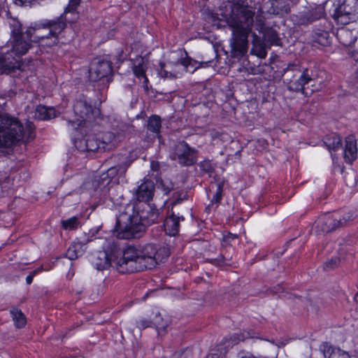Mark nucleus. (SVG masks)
Segmentation results:
<instances>
[{"label": "nucleus", "mask_w": 358, "mask_h": 358, "mask_svg": "<svg viewBox=\"0 0 358 358\" xmlns=\"http://www.w3.org/2000/svg\"><path fill=\"white\" fill-rule=\"evenodd\" d=\"M174 62L176 59L173 61L169 62L167 64L160 63V69L159 70V75L164 78H176L177 76V71L173 69V67L176 66L174 65Z\"/></svg>", "instance_id": "cd10ccee"}, {"label": "nucleus", "mask_w": 358, "mask_h": 358, "mask_svg": "<svg viewBox=\"0 0 358 358\" xmlns=\"http://www.w3.org/2000/svg\"><path fill=\"white\" fill-rule=\"evenodd\" d=\"M74 120L68 121V127L72 131L78 132L83 136L86 134L87 128L92 125L99 117V110L90 103L86 97L80 96L73 104Z\"/></svg>", "instance_id": "39448f33"}, {"label": "nucleus", "mask_w": 358, "mask_h": 358, "mask_svg": "<svg viewBox=\"0 0 358 358\" xmlns=\"http://www.w3.org/2000/svg\"><path fill=\"white\" fill-rule=\"evenodd\" d=\"M160 164L157 161H152L150 162V169L153 171H157L159 169Z\"/></svg>", "instance_id": "49530a36"}, {"label": "nucleus", "mask_w": 358, "mask_h": 358, "mask_svg": "<svg viewBox=\"0 0 358 358\" xmlns=\"http://www.w3.org/2000/svg\"><path fill=\"white\" fill-rule=\"evenodd\" d=\"M320 350L323 352L324 357L330 358H351L348 352L337 348H334L327 343H322Z\"/></svg>", "instance_id": "412c9836"}, {"label": "nucleus", "mask_w": 358, "mask_h": 358, "mask_svg": "<svg viewBox=\"0 0 358 358\" xmlns=\"http://www.w3.org/2000/svg\"><path fill=\"white\" fill-rule=\"evenodd\" d=\"M183 199H181V198H179L178 199H176L173 202V205H176L178 203H180V201H182Z\"/></svg>", "instance_id": "864d4df0"}, {"label": "nucleus", "mask_w": 358, "mask_h": 358, "mask_svg": "<svg viewBox=\"0 0 358 358\" xmlns=\"http://www.w3.org/2000/svg\"><path fill=\"white\" fill-rule=\"evenodd\" d=\"M340 227H342V220L338 217V213H326L318 217L313 224V230L316 235H324Z\"/></svg>", "instance_id": "1a4fd4ad"}, {"label": "nucleus", "mask_w": 358, "mask_h": 358, "mask_svg": "<svg viewBox=\"0 0 358 358\" xmlns=\"http://www.w3.org/2000/svg\"><path fill=\"white\" fill-rule=\"evenodd\" d=\"M79 220L77 217H72L61 222L62 227L65 230H74L79 226Z\"/></svg>", "instance_id": "72a5a7b5"}, {"label": "nucleus", "mask_w": 358, "mask_h": 358, "mask_svg": "<svg viewBox=\"0 0 358 358\" xmlns=\"http://www.w3.org/2000/svg\"><path fill=\"white\" fill-rule=\"evenodd\" d=\"M11 38L8 42L10 51L19 59L24 55L31 47L32 35L36 32V27H28L25 32L22 31L21 23L15 19L10 22Z\"/></svg>", "instance_id": "423d86ee"}, {"label": "nucleus", "mask_w": 358, "mask_h": 358, "mask_svg": "<svg viewBox=\"0 0 358 358\" xmlns=\"http://www.w3.org/2000/svg\"><path fill=\"white\" fill-rule=\"evenodd\" d=\"M340 259L338 257H334L330 259L329 261L327 262L324 266L325 269H333L338 266L339 264Z\"/></svg>", "instance_id": "a19ab883"}, {"label": "nucleus", "mask_w": 358, "mask_h": 358, "mask_svg": "<svg viewBox=\"0 0 358 358\" xmlns=\"http://www.w3.org/2000/svg\"><path fill=\"white\" fill-rule=\"evenodd\" d=\"M344 180L347 186L354 187L357 184V174L354 171L347 172L344 176Z\"/></svg>", "instance_id": "f704fd0d"}, {"label": "nucleus", "mask_w": 358, "mask_h": 358, "mask_svg": "<svg viewBox=\"0 0 358 358\" xmlns=\"http://www.w3.org/2000/svg\"><path fill=\"white\" fill-rule=\"evenodd\" d=\"M80 0H70L68 6L65 8V13H71L75 14L76 8L80 4Z\"/></svg>", "instance_id": "ea45409f"}, {"label": "nucleus", "mask_w": 358, "mask_h": 358, "mask_svg": "<svg viewBox=\"0 0 358 358\" xmlns=\"http://www.w3.org/2000/svg\"><path fill=\"white\" fill-rule=\"evenodd\" d=\"M123 139L122 135H115L113 132H106L102 136L101 144L102 145L103 151L109 150L113 147L116 146L119 142Z\"/></svg>", "instance_id": "b1692460"}, {"label": "nucleus", "mask_w": 358, "mask_h": 358, "mask_svg": "<svg viewBox=\"0 0 358 358\" xmlns=\"http://www.w3.org/2000/svg\"><path fill=\"white\" fill-rule=\"evenodd\" d=\"M31 113L33 117L41 120H46L57 116V113L54 108L46 107L42 105L37 106L34 111H31Z\"/></svg>", "instance_id": "aec40b11"}, {"label": "nucleus", "mask_w": 358, "mask_h": 358, "mask_svg": "<svg viewBox=\"0 0 358 358\" xmlns=\"http://www.w3.org/2000/svg\"><path fill=\"white\" fill-rule=\"evenodd\" d=\"M115 263L116 269L121 273L140 272L152 269L169 256V249L148 243L138 247L128 246Z\"/></svg>", "instance_id": "f03ea898"}, {"label": "nucleus", "mask_w": 358, "mask_h": 358, "mask_svg": "<svg viewBox=\"0 0 358 358\" xmlns=\"http://www.w3.org/2000/svg\"><path fill=\"white\" fill-rule=\"evenodd\" d=\"M15 325L17 328H22L26 324V318L20 310L13 308L10 311Z\"/></svg>", "instance_id": "2f4dec72"}, {"label": "nucleus", "mask_w": 358, "mask_h": 358, "mask_svg": "<svg viewBox=\"0 0 358 358\" xmlns=\"http://www.w3.org/2000/svg\"><path fill=\"white\" fill-rule=\"evenodd\" d=\"M355 216L356 215L351 211H349L343 215L338 214V217H340L342 220V226L345 224L348 221L354 219Z\"/></svg>", "instance_id": "79ce46f5"}, {"label": "nucleus", "mask_w": 358, "mask_h": 358, "mask_svg": "<svg viewBox=\"0 0 358 358\" xmlns=\"http://www.w3.org/2000/svg\"><path fill=\"white\" fill-rule=\"evenodd\" d=\"M31 124L24 129L21 122L8 114L0 113V147H10L16 143L33 138Z\"/></svg>", "instance_id": "20e7f679"}, {"label": "nucleus", "mask_w": 358, "mask_h": 358, "mask_svg": "<svg viewBox=\"0 0 358 358\" xmlns=\"http://www.w3.org/2000/svg\"><path fill=\"white\" fill-rule=\"evenodd\" d=\"M155 325H156V328H157V329L158 330V331H159H159H160L161 329L164 330V329H165V327H166V326H164V325H160L159 324H157V322H155Z\"/></svg>", "instance_id": "3c124183"}, {"label": "nucleus", "mask_w": 358, "mask_h": 358, "mask_svg": "<svg viewBox=\"0 0 358 358\" xmlns=\"http://www.w3.org/2000/svg\"><path fill=\"white\" fill-rule=\"evenodd\" d=\"M66 24L62 16L52 20H48L47 22L43 24L41 26L36 27V31H41L43 30L48 29V34L51 36V41L46 43L45 45L52 46L57 45L58 40V35L65 29Z\"/></svg>", "instance_id": "9d476101"}, {"label": "nucleus", "mask_w": 358, "mask_h": 358, "mask_svg": "<svg viewBox=\"0 0 358 358\" xmlns=\"http://www.w3.org/2000/svg\"><path fill=\"white\" fill-rule=\"evenodd\" d=\"M254 337H255V336H254L253 332L243 331V332L241 333L240 334L234 335L233 336V338H232V343L234 344H236L241 341H243L247 338H254Z\"/></svg>", "instance_id": "4c0bfd02"}, {"label": "nucleus", "mask_w": 358, "mask_h": 358, "mask_svg": "<svg viewBox=\"0 0 358 358\" xmlns=\"http://www.w3.org/2000/svg\"><path fill=\"white\" fill-rule=\"evenodd\" d=\"M324 143L331 152L339 149L341 146V138L335 133L326 135L324 138Z\"/></svg>", "instance_id": "bb28decb"}, {"label": "nucleus", "mask_w": 358, "mask_h": 358, "mask_svg": "<svg viewBox=\"0 0 358 358\" xmlns=\"http://www.w3.org/2000/svg\"><path fill=\"white\" fill-rule=\"evenodd\" d=\"M220 264H229V262L230 260L229 258L224 257V255H221L220 257H218L216 259Z\"/></svg>", "instance_id": "a18cd8bd"}, {"label": "nucleus", "mask_w": 358, "mask_h": 358, "mask_svg": "<svg viewBox=\"0 0 358 358\" xmlns=\"http://www.w3.org/2000/svg\"><path fill=\"white\" fill-rule=\"evenodd\" d=\"M120 258L116 257L115 259H111L108 253L105 250H101L95 252L91 259L92 264L99 271H103L108 268L112 263L115 265V262Z\"/></svg>", "instance_id": "f3484780"}, {"label": "nucleus", "mask_w": 358, "mask_h": 358, "mask_svg": "<svg viewBox=\"0 0 358 358\" xmlns=\"http://www.w3.org/2000/svg\"><path fill=\"white\" fill-rule=\"evenodd\" d=\"M162 121L159 116L153 115L149 117L146 125V128L149 131L158 136L160 133Z\"/></svg>", "instance_id": "c85d7f7f"}, {"label": "nucleus", "mask_w": 358, "mask_h": 358, "mask_svg": "<svg viewBox=\"0 0 358 358\" xmlns=\"http://www.w3.org/2000/svg\"><path fill=\"white\" fill-rule=\"evenodd\" d=\"M145 69L146 68L143 62V59H141V62H139L136 65H134L133 67V71L134 75L139 79H143V87L145 90H148V79L145 76Z\"/></svg>", "instance_id": "7c9ffc66"}, {"label": "nucleus", "mask_w": 358, "mask_h": 358, "mask_svg": "<svg viewBox=\"0 0 358 358\" xmlns=\"http://www.w3.org/2000/svg\"><path fill=\"white\" fill-rule=\"evenodd\" d=\"M255 11L248 6L234 4L227 20L232 31L231 45L232 50L244 55L248 48V36L252 31Z\"/></svg>", "instance_id": "7ed1b4c3"}, {"label": "nucleus", "mask_w": 358, "mask_h": 358, "mask_svg": "<svg viewBox=\"0 0 358 358\" xmlns=\"http://www.w3.org/2000/svg\"><path fill=\"white\" fill-rule=\"evenodd\" d=\"M73 143L76 148L80 152L94 153L103 150L101 142L93 136H86L84 138H80L78 134H75Z\"/></svg>", "instance_id": "f8f14e48"}, {"label": "nucleus", "mask_w": 358, "mask_h": 358, "mask_svg": "<svg viewBox=\"0 0 358 358\" xmlns=\"http://www.w3.org/2000/svg\"><path fill=\"white\" fill-rule=\"evenodd\" d=\"M159 217V210L148 203H129L117 216V236L122 239L138 238L145 227L157 222Z\"/></svg>", "instance_id": "f257e3e1"}, {"label": "nucleus", "mask_w": 358, "mask_h": 358, "mask_svg": "<svg viewBox=\"0 0 358 358\" xmlns=\"http://www.w3.org/2000/svg\"><path fill=\"white\" fill-rule=\"evenodd\" d=\"M252 48L251 53L257 56L259 58L264 59L267 55L265 44L260 40L259 37L255 34H252Z\"/></svg>", "instance_id": "393cba45"}, {"label": "nucleus", "mask_w": 358, "mask_h": 358, "mask_svg": "<svg viewBox=\"0 0 358 358\" xmlns=\"http://www.w3.org/2000/svg\"><path fill=\"white\" fill-rule=\"evenodd\" d=\"M318 35V41L320 43H323L324 41L327 40L329 34L327 31H322L317 34Z\"/></svg>", "instance_id": "c03bdc74"}, {"label": "nucleus", "mask_w": 358, "mask_h": 358, "mask_svg": "<svg viewBox=\"0 0 358 358\" xmlns=\"http://www.w3.org/2000/svg\"><path fill=\"white\" fill-rule=\"evenodd\" d=\"M357 157V148L355 136L350 135L345 138L344 158L347 163L352 164Z\"/></svg>", "instance_id": "a211bd4d"}, {"label": "nucleus", "mask_w": 358, "mask_h": 358, "mask_svg": "<svg viewBox=\"0 0 358 358\" xmlns=\"http://www.w3.org/2000/svg\"><path fill=\"white\" fill-rule=\"evenodd\" d=\"M155 185L152 181L145 180L134 191L136 199L141 203L150 201L154 194Z\"/></svg>", "instance_id": "dca6fc26"}, {"label": "nucleus", "mask_w": 358, "mask_h": 358, "mask_svg": "<svg viewBox=\"0 0 358 358\" xmlns=\"http://www.w3.org/2000/svg\"><path fill=\"white\" fill-rule=\"evenodd\" d=\"M45 39H50L51 36L48 34V29L47 30H43L41 31H36L33 33L32 35V41L33 42H41L43 40Z\"/></svg>", "instance_id": "e433bc0d"}, {"label": "nucleus", "mask_w": 358, "mask_h": 358, "mask_svg": "<svg viewBox=\"0 0 358 358\" xmlns=\"http://www.w3.org/2000/svg\"><path fill=\"white\" fill-rule=\"evenodd\" d=\"M327 357H328V358H330L329 356H327Z\"/></svg>", "instance_id": "6e6d98bb"}, {"label": "nucleus", "mask_w": 358, "mask_h": 358, "mask_svg": "<svg viewBox=\"0 0 358 358\" xmlns=\"http://www.w3.org/2000/svg\"><path fill=\"white\" fill-rule=\"evenodd\" d=\"M115 189L114 188L109 189V197L113 201H115V198L112 196V192L115 191Z\"/></svg>", "instance_id": "603ef678"}, {"label": "nucleus", "mask_w": 358, "mask_h": 358, "mask_svg": "<svg viewBox=\"0 0 358 358\" xmlns=\"http://www.w3.org/2000/svg\"><path fill=\"white\" fill-rule=\"evenodd\" d=\"M34 274H30L29 275L27 276L26 278V282L28 285H30L32 281H33V278H34Z\"/></svg>", "instance_id": "8fccbe9b"}, {"label": "nucleus", "mask_w": 358, "mask_h": 358, "mask_svg": "<svg viewBox=\"0 0 358 358\" xmlns=\"http://www.w3.org/2000/svg\"><path fill=\"white\" fill-rule=\"evenodd\" d=\"M229 238L231 239H234V238H237V236L235 234H230V236L227 237V238Z\"/></svg>", "instance_id": "5fc2aeb1"}, {"label": "nucleus", "mask_w": 358, "mask_h": 358, "mask_svg": "<svg viewBox=\"0 0 358 358\" xmlns=\"http://www.w3.org/2000/svg\"><path fill=\"white\" fill-rule=\"evenodd\" d=\"M352 57L354 58L355 60L356 61H358V54L357 53H352ZM355 81L357 83H358V67H357V69L355 72Z\"/></svg>", "instance_id": "09e8293b"}, {"label": "nucleus", "mask_w": 358, "mask_h": 358, "mask_svg": "<svg viewBox=\"0 0 358 358\" xmlns=\"http://www.w3.org/2000/svg\"><path fill=\"white\" fill-rule=\"evenodd\" d=\"M125 171L126 168L120 166L111 167L107 171L106 173H103L101 176V179L102 180L106 181V183L108 184L110 181V179L107 178H112L118 173L123 174L125 172Z\"/></svg>", "instance_id": "473e14b6"}, {"label": "nucleus", "mask_w": 358, "mask_h": 358, "mask_svg": "<svg viewBox=\"0 0 358 358\" xmlns=\"http://www.w3.org/2000/svg\"><path fill=\"white\" fill-rule=\"evenodd\" d=\"M150 324H151L150 321L145 320V319H143V320H140L139 321L137 322V327L140 329H145V328L150 327Z\"/></svg>", "instance_id": "37998d69"}, {"label": "nucleus", "mask_w": 358, "mask_h": 358, "mask_svg": "<svg viewBox=\"0 0 358 358\" xmlns=\"http://www.w3.org/2000/svg\"><path fill=\"white\" fill-rule=\"evenodd\" d=\"M331 15L338 24L345 25L358 20V0H336Z\"/></svg>", "instance_id": "0eeeda50"}, {"label": "nucleus", "mask_w": 358, "mask_h": 358, "mask_svg": "<svg viewBox=\"0 0 358 358\" xmlns=\"http://www.w3.org/2000/svg\"><path fill=\"white\" fill-rule=\"evenodd\" d=\"M180 220H183L184 218L176 216L173 213L166 218L164 225L166 232L169 236H175L178 233Z\"/></svg>", "instance_id": "5701e85b"}, {"label": "nucleus", "mask_w": 358, "mask_h": 358, "mask_svg": "<svg viewBox=\"0 0 358 358\" xmlns=\"http://www.w3.org/2000/svg\"><path fill=\"white\" fill-rule=\"evenodd\" d=\"M320 350L323 352L324 357L330 358H351L348 352L337 348H334L327 343H322Z\"/></svg>", "instance_id": "4be33fe9"}, {"label": "nucleus", "mask_w": 358, "mask_h": 358, "mask_svg": "<svg viewBox=\"0 0 358 358\" xmlns=\"http://www.w3.org/2000/svg\"><path fill=\"white\" fill-rule=\"evenodd\" d=\"M163 190L165 192V194H169L171 190L173 189V185L172 183H170L168 185H165L164 183L162 184Z\"/></svg>", "instance_id": "de8ad7c7"}, {"label": "nucleus", "mask_w": 358, "mask_h": 358, "mask_svg": "<svg viewBox=\"0 0 358 358\" xmlns=\"http://www.w3.org/2000/svg\"><path fill=\"white\" fill-rule=\"evenodd\" d=\"M264 39L271 45L279 46L281 45V41L277 31L271 28H267L264 30Z\"/></svg>", "instance_id": "c756f323"}, {"label": "nucleus", "mask_w": 358, "mask_h": 358, "mask_svg": "<svg viewBox=\"0 0 358 358\" xmlns=\"http://www.w3.org/2000/svg\"><path fill=\"white\" fill-rule=\"evenodd\" d=\"M199 166L200 168L201 171L205 173H208L209 174V176H211V174L213 173L215 170L214 165L208 159H205L201 162L199 164Z\"/></svg>", "instance_id": "c9c22d12"}, {"label": "nucleus", "mask_w": 358, "mask_h": 358, "mask_svg": "<svg viewBox=\"0 0 358 358\" xmlns=\"http://www.w3.org/2000/svg\"><path fill=\"white\" fill-rule=\"evenodd\" d=\"M13 55L9 50L0 52V71L2 73L9 74L21 69L22 64L19 58Z\"/></svg>", "instance_id": "4468645a"}, {"label": "nucleus", "mask_w": 358, "mask_h": 358, "mask_svg": "<svg viewBox=\"0 0 358 358\" xmlns=\"http://www.w3.org/2000/svg\"><path fill=\"white\" fill-rule=\"evenodd\" d=\"M112 72L111 63L106 60L94 61L90 67L89 78L97 82L108 77Z\"/></svg>", "instance_id": "ddd939ff"}, {"label": "nucleus", "mask_w": 358, "mask_h": 358, "mask_svg": "<svg viewBox=\"0 0 358 358\" xmlns=\"http://www.w3.org/2000/svg\"><path fill=\"white\" fill-rule=\"evenodd\" d=\"M86 243L83 242H74L66 251V256L71 260L76 259L82 256L86 250Z\"/></svg>", "instance_id": "a878e982"}, {"label": "nucleus", "mask_w": 358, "mask_h": 358, "mask_svg": "<svg viewBox=\"0 0 358 358\" xmlns=\"http://www.w3.org/2000/svg\"><path fill=\"white\" fill-rule=\"evenodd\" d=\"M222 192H223V184H222V182H219L217 185L216 192L213 197L212 202H215L217 203H219L222 199Z\"/></svg>", "instance_id": "58836bf2"}, {"label": "nucleus", "mask_w": 358, "mask_h": 358, "mask_svg": "<svg viewBox=\"0 0 358 358\" xmlns=\"http://www.w3.org/2000/svg\"><path fill=\"white\" fill-rule=\"evenodd\" d=\"M173 159L182 166H191L196 162V152L185 142H179L175 147Z\"/></svg>", "instance_id": "9b49d317"}, {"label": "nucleus", "mask_w": 358, "mask_h": 358, "mask_svg": "<svg viewBox=\"0 0 358 358\" xmlns=\"http://www.w3.org/2000/svg\"><path fill=\"white\" fill-rule=\"evenodd\" d=\"M290 72L294 73L287 83V90L291 92H301L302 94H307L305 86L313 81L308 69H304L301 71L297 64H289L287 68L283 69V73L288 74Z\"/></svg>", "instance_id": "6e6552de"}, {"label": "nucleus", "mask_w": 358, "mask_h": 358, "mask_svg": "<svg viewBox=\"0 0 358 358\" xmlns=\"http://www.w3.org/2000/svg\"><path fill=\"white\" fill-rule=\"evenodd\" d=\"M173 59H176L174 65L176 67H182L184 70L189 73H194L201 66V64L187 57L185 51L178 50L172 54Z\"/></svg>", "instance_id": "2eb2a0df"}, {"label": "nucleus", "mask_w": 358, "mask_h": 358, "mask_svg": "<svg viewBox=\"0 0 358 358\" xmlns=\"http://www.w3.org/2000/svg\"><path fill=\"white\" fill-rule=\"evenodd\" d=\"M336 37L338 41L346 47L353 45L357 38L356 33L345 27L338 29Z\"/></svg>", "instance_id": "6ab92c4d"}]
</instances>
